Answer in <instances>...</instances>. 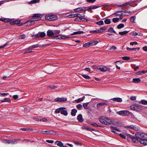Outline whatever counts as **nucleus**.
<instances>
[{
    "label": "nucleus",
    "mask_w": 147,
    "mask_h": 147,
    "mask_svg": "<svg viewBox=\"0 0 147 147\" xmlns=\"http://www.w3.org/2000/svg\"><path fill=\"white\" fill-rule=\"evenodd\" d=\"M137 140L140 143L144 145H147V139L145 137L144 135L142 133L137 132L135 134Z\"/></svg>",
    "instance_id": "1"
},
{
    "label": "nucleus",
    "mask_w": 147,
    "mask_h": 147,
    "mask_svg": "<svg viewBox=\"0 0 147 147\" xmlns=\"http://www.w3.org/2000/svg\"><path fill=\"white\" fill-rule=\"evenodd\" d=\"M143 108V106L137 104H135L130 106V109L131 110L136 111H139L142 110Z\"/></svg>",
    "instance_id": "2"
},
{
    "label": "nucleus",
    "mask_w": 147,
    "mask_h": 147,
    "mask_svg": "<svg viewBox=\"0 0 147 147\" xmlns=\"http://www.w3.org/2000/svg\"><path fill=\"white\" fill-rule=\"evenodd\" d=\"M46 20L49 21H53L56 20L57 17L55 15L51 13L47 15H46L45 17Z\"/></svg>",
    "instance_id": "3"
},
{
    "label": "nucleus",
    "mask_w": 147,
    "mask_h": 147,
    "mask_svg": "<svg viewBox=\"0 0 147 147\" xmlns=\"http://www.w3.org/2000/svg\"><path fill=\"white\" fill-rule=\"evenodd\" d=\"M46 34L43 32H39L38 34L32 35V37H34L36 38H43L45 36Z\"/></svg>",
    "instance_id": "4"
},
{
    "label": "nucleus",
    "mask_w": 147,
    "mask_h": 147,
    "mask_svg": "<svg viewBox=\"0 0 147 147\" xmlns=\"http://www.w3.org/2000/svg\"><path fill=\"white\" fill-rule=\"evenodd\" d=\"M17 140L15 139L13 140H7V139H3L2 140V142L3 143L6 144H13L15 143H17V142H16Z\"/></svg>",
    "instance_id": "5"
},
{
    "label": "nucleus",
    "mask_w": 147,
    "mask_h": 147,
    "mask_svg": "<svg viewBox=\"0 0 147 147\" xmlns=\"http://www.w3.org/2000/svg\"><path fill=\"white\" fill-rule=\"evenodd\" d=\"M97 69L102 72H105L108 70V68L102 65L98 66L97 67Z\"/></svg>",
    "instance_id": "6"
},
{
    "label": "nucleus",
    "mask_w": 147,
    "mask_h": 147,
    "mask_svg": "<svg viewBox=\"0 0 147 147\" xmlns=\"http://www.w3.org/2000/svg\"><path fill=\"white\" fill-rule=\"evenodd\" d=\"M38 20H32L28 21L27 22L25 23L24 24H27V26H30L34 24V21H37Z\"/></svg>",
    "instance_id": "7"
},
{
    "label": "nucleus",
    "mask_w": 147,
    "mask_h": 147,
    "mask_svg": "<svg viewBox=\"0 0 147 147\" xmlns=\"http://www.w3.org/2000/svg\"><path fill=\"white\" fill-rule=\"evenodd\" d=\"M106 117L103 116L100 117L99 119V121L105 125L106 123L105 122Z\"/></svg>",
    "instance_id": "8"
},
{
    "label": "nucleus",
    "mask_w": 147,
    "mask_h": 147,
    "mask_svg": "<svg viewBox=\"0 0 147 147\" xmlns=\"http://www.w3.org/2000/svg\"><path fill=\"white\" fill-rule=\"evenodd\" d=\"M41 16V14H35L33 15L32 16V18L34 20H39Z\"/></svg>",
    "instance_id": "9"
},
{
    "label": "nucleus",
    "mask_w": 147,
    "mask_h": 147,
    "mask_svg": "<svg viewBox=\"0 0 147 147\" xmlns=\"http://www.w3.org/2000/svg\"><path fill=\"white\" fill-rule=\"evenodd\" d=\"M67 100L66 98H57L55 99V101L56 102L61 101V102H65Z\"/></svg>",
    "instance_id": "10"
},
{
    "label": "nucleus",
    "mask_w": 147,
    "mask_h": 147,
    "mask_svg": "<svg viewBox=\"0 0 147 147\" xmlns=\"http://www.w3.org/2000/svg\"><path fill=\"white\" fill-rule=\"evenodd\" d=\"M110 128L111 130V131L115 133V131H121L118 129L117 127L115 126H110Z\"/></svg>",
    "instance_id": "11"
},
{
    "label": "nucleus",
    "mask_w": 147,
    "mask_h": 147,
    "mask_svg": "<svg viewBox=\"0 0 147 147\" xmlns=\"http://www.w3.org/2000/svg\"><path fill=\"white\" fill-rule=\"evenodd\" d=\"M47 35L49 37H51L54 35L53 31L52 30H49L47 31Z\"/></svg>",
    "instance_id": "12"
},
{
    "label": "nucleus",
    "mask_w": 147,
    "mask_h": 147,
    "mask_svg": "<svg viewBox=\"0 0 147 147\" xmlns=\"http://www.w3.org/2000/svg\"><path fill=\"white\" fill-rule=\"evenodd\" d=\"M111 121L112 120L110 119L109 118L106 117L105 121L106 122L105 125H109L111 124Z\"/></svg>",
    "instance_id": "13"
},
{
    "label": "nucleus",
    "mask_w": 147,
    "mask_h": 147,
    "mask_svg": "<svg viewBox=\"0 0 147 147\" xmlns=\"http://www.w3.org/2000/svg\"><path fill=\"white\" fill-rule=\"evenodd\" d=\"M128 127L136 131H139L140 129L136 125H131L128 126Z\"/></svg>",
    "instance_id": "14"
},
{
    "label": "nucleus",
    "mask_w": 147,
    "mask_h": 147,
    "mask_svg": "<svg viewBox=\"0 0 147 147\" xmlns=\"http://www.w3.org/2000/svg\"><path fill=\"white\" fill-rule=\"evenodd\" d=\"M1 102H8L10 103L11 102V100L10 99L8 98H5L2 100H0Z\"/></svg>",
    "instance_id": "15"
},
{
    "label": "nucleus",
    "mask_w": 147,
    "mask_h": 147,
    "mask_svg": "<svg viewBox=\"0 0 147 147\" xmlns=\"http://www.w3.org/2000/svg\"><path fill=\"white\" fill-rule=\"evenodd\" d=\"M65 108L63 107L62 111H61V113L62 115H63L65 116H66L67 115V111L65 110Z\"/></svg>",
    "instance_id": "16"
},
{
    "label": "nucleus",
    "mask_w": 147,
    "mask_h": 147,
    "mask_svg": "<svg viewBox=\"0 0 147 147\" xmlns=\"http://www.w3.org/2000/svg\"><path fill=\"white\" fill-rule=\"evenodd\" d=\"M141 80L139 78H133L132 82L134 83H138L140 82Z\"/></svg>",
    "instance_id": "17"
},
{
    "label": "nucleus",
    "mask_w": 147,
    "mask_h": 147,
    "mask_svg": "<svg viewBox=\"0 0 147 147\" xmlns=\"http://www.w3.org/2000/svg\"><path fill=\"white\" fill-rule=\"evenodd\" d=\"M112 100L114 101L118 102H121L122 101V99L120 98H113L112 99Z\"/></svg>",
    "instance_id": "18"
},
{
    "label": "nucleus",
    "mask_w": 147,
    "mask_h": 147,
    "mask_svg": "<svg viewBox=\"0 0 147 147\" xmlns=\"http://www.w3.org/2000/svg\"><path fill=\"white\" fill-rule=\"evenodd\" d=\"M78 119L80 122H82L83 121V119L81 114H80L78 116Z\"/></svg>",
    "instance_id": "19"
},
{
    "label": "nucleus",
    "mask_w": 147,
    "mask_h": 147,
    "mask_svg": "<svg viewBox=\"0 0 147 147\" xmlns=\"http://www.w3.org/2000/svg\"><path fill=\"white\" fill-rule=\"evenodd\" d=\"M57 146L62 147L63 146V143L61 141H57L55 142Z\"/></svg>",
    "instance_id": "20"
},
{
    "label": "nucleus",
    "mask_w": 147,
    "mask_h": 147,
    "mask_svg": "<svg viewBox=\"0 0 147 147\" xmlns=\"http://www.w3.org/2000/svg\"><path fill=\"white\" fill-rule=\"evenodd\" d=\"M83 32L82 31H78L77 32H74L71 34V35H76L77 34H81L83 33Z\"/></svg>",
    "instance_id": "21"
},
{
    "label": "nucleus",
    "mask_w": 147,
    "mask_h": 147,
    "mask_svg": "<svg viewBox=\"0 0 147 147\" xmlns=\"http://www.w3.org/2000/svg\"><path fill=\"white\" fill-rule=\"evenodd\" d=\"M90 32L91 33H98L101 32V30H91L90 31Z\"/></svg>",
    "instance_id": "22"
},
{
    "label": "nucleus",
    "mask_w": 147,
    "mask_h": 147,
    "mask_svg": "<svg viewBox=\"0 0 147 147\" xmlns=\"http://www.w3.org/2000/svg\"><path fill=\"white\" fill-rule=\"evenodd\" d=\"M11 21V20L10 19L6 18H2V21L4 22L5 23H7Z\"/></svg>",
    "instance_id": "23"
},
{
    "label": "nucleus",
    "mask_w": 147,
    "mask_h": 147,
    "mask_svg": "<svg viewBox=\"0 0 147 147\" xmlns=\"http://www.w3.org/2000/svg\"><path fill=\"white\" fill-rule=\"evenodd\" d=\"M85 98V96H83L82 98H80L76 100V101L77 103H79L80 102L84 100V99Z\"/></svg>",
    "instance_id": "24"
},
{
    "label": "nucleus",
    "mask_w": 147,
    "mask_h": 147,
    "mask_svg": "<svg viewBox=\"0 0 147 147\" xmlns=\"http://www.w3.org/2000/svg\"><path fill=\"white\" fill-rule=\"evenodd\" d=\"M77 112V111L76 109H73L72 110L71 112V115H72L74 116L76 115V113Z\"/></svg>",
    "instance_id": "25"
},
{
    "label": "nucleus",
    "mask_w": 147,
    "mask_h": 147,
    "mask_svg": "<svg viewBox=\"0 0 147 147\" xmlns=\"http://www.w3.org/2000/svg\"><path fill=\"white\" fill-rule=\"evenodd\" d=\"M83 10V9L82 7H78L74 9V11L75 12H79Z\"/></svg>",
    "instance_id": "26"
},
{
    "label": "nucleus",
    "mask_w": 147,
    "mask_h": 147,
    "mask_svg": "<svg viewBox=\"0 0 147 147\" xmlns=\"http://www.w3.org/2000/svg\"><path fill=\"white\" fill-rule=\"evenodd\" d=\"M129 31H124L123 32H119V34L121 35H123L127 34Z\"/></svg>",
    "instance_id": "27"
},
{
    "label": "nucleus",
    "mask_w": 147,
    "mask_h": 147,
    "mask_svg": "<svg viewBox=\"0 0 147 147\" xmlns=\"http://www.w3.org/2000/svg\"><path fill=\"white\" fill-rule=\"evenodd\" d=\"M111 124L115 125H117L118 124V122L115 120H113L111 121Z\"/></svg>",
    "instance_id": "28"
},
{
    "label": "nucleus",
    "mask_w": 147,
    "mask_h": 147,
    "mask_svg": "<svg viewBox=\"0 0 147 147\" xmlns=\"http://www.w3.org/2000/svg\"><path fill=\"white\" fill-rule=\"evenodd\" d=\"M62 109L63 107H61L56 109L55 111V113H59L60 112L61 113V111H62Z\"/></svg>",
    "instance_id": "29"
},
{
    "label": "nucleus",
    "mask_w": 147,
    "mask_h": 147,
    "mask_svg": "<svg viewBox=\"0 0 147 147\" xmlns=\"http://www.w3.org/2000/svg\"><path fill=\"white\" fill-rule=\"evenodd\" d=\"M20 129H21L24 131H29L32 130V129L26 128H21Z\"/></svg>",
    "instance_id": "30"
},
{
    "label": "nucleus",
    "mask_w": 147,
    "mask_h": 147,
    "mask_svg": "<svg viewBox=\"0 0 147 147\" xmlns=\"http://www.w3.org/2000/svg\"><path fill=\"white\" fill-rule=\"evenodd\" d=\"M130 114V112L127 110L123 111V115L125 116L128 115Z\"/></svg>",
    "instance_id": "31"
},
{
    "label": "nucleus",
    "mask_w": 147,
    "mask_h": 147,
    "mask_svg": "<svg viewBox=\"0 0 147 147\" xmlns=\"http://www.w3.org/2000/svg\"><path fill=\"white\" fill-rule=\"evenodd\" d=\"M39 45L37 44L35 45L32 46H30L29 47V49H33L35 48H37L38 47H39Z\"/></svg>",
    "instance_id": "32"
},
{
    "label": "nucleus",
    "mask_w": 147,
    "mask_h": 147,
    "mask_svg": "<svg viewBox=\"0 0 147 147\" xmlns=\"http://www.w3.org/2000/svg\"><path fill=\"white\" fill-rule=\"evenodd\" d=\"M98 42V41L97 40L92 41L90 42L91 46L95 45L97 44Z\"/></svg>",
    "instance_id": "33"
},
{
    "label": "nucleus",
    "mask_w": 147,
    "mask_h": 147,
    "mask_svg": "<svg viewBox=\"0 0 147 147\" xmlns=\"http://www.w3.org/2000/svg\"><path fill=\"white\" fill-rule=\"evenodd\" d=\"M89 102H86V103H84L83 104V107L85 109H88V105L89 104Z\"/></svg>",
    "instance_id": "34"
},
{
    "label": "nucleus",
    "mask_w": 147,
    "mask_h": 147,
    "mask_svg": "<svg viewBox=\"0 0 147 147\" xmlns=\"http://www.w3.org/2000/svg\"><path fill=\"white\" fill-rule=\"evenodd\" d=\"M96 24L99 26L102 25L104 24V22L103 21L101 20L97 22Z\"/></svg>",
    "instance_id": "35"
},
{
    "label": "nucleus",
    "mask_w": 147,
    "mask_h": 147,
    "mask_svg": "<svg viewBox=\"0 0 147 147\" xmlns=\"http://www.w3.org/2000/svg\"><path fill=\"white\" fill-rule=\"evenodd\" d=\"M91 46V45L90 44V42H88L86 44H84L83 45V47H89Z\"/></svg>",
    "instance_id": "36"
},
{
    "label": "nucleus",
    "mask_w": 147,
    "mask_h": 147,
    "mask_svg": "<svg viewBox=\"0 0 147 147\" xmlns=\"http://www.w3.org/2000/svg\"><path fill=\"white\" fill-rule=\"evenodd\" d=\"M136 18V16H133L130 18V20L132 22H135L134 21L135 20Z\"/></svg>",
    "instance_id": "37"
},
{
    "label": "nucleus",
    "mask_w": 147,
    "mask_h": 147,
    "mask_svg": "<svg viewBox=\"0 0 147 147\" xmlns=\"http://www.w3.org/2000/svg\"><path fill=\"white\" fill-rule=\"evenodd\" d=\"M104 22L106 24H109L111 23V21L109 19H106L105 20Z\"/></svg>",
    "instance_id": "38"
},
{
    "label": "nucleus",
    "mask_w": 147,
    "mask_h": 147,
    "mask_svg": "<svg viewBox=\"0 0 147 147\" xmlns=\"http://www.w3.org/2000/svg\"><path fill=\"white\" fill-rule=\"evenodd\" d=\"M124 26L123 24H121L117 26V28L119 29H121L124 27Z\"/></svg>",
    "instance_id": "39"
},
{
    "label": "nucleus",
    "mask_w": 147,
    "mask_h": 147,
    "mask_svg": "<svg viewBox=\"0 0 147 147\" xmlns=\"http://www.w3.org/2000/svg\"><path fill=\"white\" fill-rule=\"evenodd\" d=\"M9 95L8 93H0V96H6Z\"/></svg>",
    "instance_id": "40"
},
{
    "label": "nucleus",
    "mask_w": 147,
    "mask_h": 147,
    "mask_svg": "<svg viewBox=\"0 0 147 147\" xmlns=\"http://www.w3.org/2000/svg\"><path fill=\"white\" fill-rule=\"evenodd\" d=\"M105 105L104 102L99 103L97 105V107H99L101 106H104Z\"/></svg>",
    "instance_id": "41"
},
{
    "label": "nucleus",
    "mask_w": 147,
    "mask_h": 147,
    "mask_svg": "<svg viewBox=\"0 0 147 147\" xmlns=\"http://www.w3.org/2000/svg\"><path fill=\"white\" fill-rule=\"evenodd\" d=\"M116 66H117V68L119 69H120V67H119L118 66V65H120L121 64V62H120L119 61H117L116 62Z\"/></svg>",
    "instance_id": "42"
},
{
    "label": "nucleus",
    "mask_w": 147,
    "mask_h": 147,
    "mask_svg": "<svg viewBox=\"0 0 147 147\" xmlns=\"http://www.w3.org/2000/svg\"><path fill=\"white\" fill-rule=\"evenodd\" d=\"M119 18H115L113 19L112 20L114 22L116 23L119 21Z\"/></svg>",
    "instance_id": "43"
},
{
    "label": "nucleus",
    "mask_w": 147,
    "mask_h": 147,
    "mask_svg": "<svg viewBox=\"0 0 147 147\" xmlns=\"http://www.w3.org/2000/svg\"><path fill=\"white\" fill-rule=\"evenodd\" d=\"M60 32V31L59 30H55L53 31L54 33V35L55 34H59Z\"/></svg>",
    "instance_id": "44"
},
{
    "label": "nucleus",
    "mask_w": 147,
    "mask_h": 147,
    "mask_svg": "<svg viewBox=\"0 0 147 147\" xmlns=\"http://www.w3.org/2000/svg\"><path fill=\"white\" fill-rule=\"evenodd\" d=\"M39 2V0H33L30 1V3H35Z\"/></svg>",
    "instance_id": "45"
},
{
    "label": "nucleus",
    "mask_w": 147,
    "mask_h": 147,
    "mask_svg": "<svg viewBox=\"0 0 147 147\" xmlns=\"http://www.w3.org/2000/svg\"><path fill=\"white\" fill-rule=\"evenodd\" d=\"M61 39H64L66 38H69V36H65L61 35Z\"/></svg>",
    "instance_id": "46"
},
{
    "label": "nucleus",
    "mask_w": 147,
    "mask_h": 147,
    "mask_svg": "<svg viewBox=\"0 0 147 147\" xmlns=\"http://www.w3.org/2000/svg\"><path fill=\"white\" fill-rule=\"evenodd\" d=\"M61 35H58L54 36V39H61Z\"/></svg>",
    "instance_id": "47"
},
{
    "label": "nucleus",
    "mask_w": 147,
    "mask_h": 147,
    "mask_svg": "<svg viewBox=\"0 0 147 147\" xmlns=\"http://www.w3.org/2000/svg\"><path fill=\"white\" fill-rule=\"evenodd\" d=\"M82 77L86 79H89L90 78V76H88L87 75L82 74Z\"/></svg>",
    "instance_id": "48"
},
{
    "label": "nucleus",
    "mask_w": 147,
    "mask_h": 147,
    "mask_svg": "<svg viewBox=\"0 0 147 147\" xmlns=\"http://www.w3.org/2000/svg\"><path fill=\"white\" fill-rule=\"evenodd\" d=\"M122 59L124 60H128L130 59L129 57L127 56H125L122 57Z\"/></svg>",
    "instance_id": "49"
},
{
    "label": "nucleus",
    "mask_w": 147,
    "mask_h": 147,
    "mask_svg": "<svg viewBox=\"0 0 147 147\" xmlns=\"http://www.w3.org/2000/svg\"><path fill=\"white\" fill-rule=\"evenodd\" d=\"M141 102V103L144 105H147V101L145 100H142Z\"/></svg>",
    "instance_id": "50"
},
{
    "label": "nucleus",
    "mask_w": 147,
    "mask_h": 147,
    "mask_svg": "<svg viewBox=\"0 0 147 147\" xmlns=\"http://www.w3.org/2000/svg\"><path fill=\"white\" fill-rule=\"evenodd\" d=\"M82 107V105L81 104H78L77 105V108L79 110H80Z\"/></svg>",
    "instance_id": "51"
},
{
    "label": "nucleus",
    "mask_w": 147,
    "mask_h": 147,
    "mask_svg": "<svg viewBox=\"0 0 147 147\" xmlns=\"http://www.w3.org/2000/svg\"><path fill=\"white\" fill-rule=\"evenodd\" d=\"M117 113L119 115H123V111H118Z\"/></svg>",
    "instance_id": "52"
},
{
    "label": "nucleus",
    "mask_w": 147,
    "mask_h": 147,
    "mask_svg": "<svg viewBox=\"0 0 147 147\" xmlns=\"http://www.w3.org/2000/svg\"><path fill=\"white\" fill-rule=\"evenodd\" d=\"M117 47L115 46H113L111 47L110 48V50L113 51L117 49Z\"/></svg>",
    "instance_id": "53"
},
{
    "label": "nucleus",
    "mask_w": 147,
    "mask_h": 147,
    "mask_svg": "<svg viewBox=\"0 0 147 147\" xmlns=\"http://www.w3.org/2000/svg\"><path fill=\"white\" fill-rule=\"evenodd\" d=\"M108 31L109 32H112L113 31L114 33H116V32L113 30V28H109Z\"/></svg>",
    "instance_id": "54"
},
{
    "label": "nucleus",
    "mask_w": 147,
    "mask_h": 147,
    "mask_svg": "<svg viewBox=\"0 0 147 147\" xmlns=\"http://www.w3.org/2000/svg\"><path fill=\"white\" fill-rule=\"evenodd\" d=\"M26 35L24 34L20 35V38L21 39H24L26 37Z\"/></svg>",
    "instance_id": "55"
},
{
    "label": "nucleus",
    "mask_w": 147,
    "mask_h": 147,
    "mask_svg": "<svg viewBox=\"0 0 147 147\" xmlns=\"http://www.w3.org/2000/svg\"><path fill=\"white\" fill-rule=\"evenodd\" d=\"M9 43V42H7L4 45H2L0 47V49L4 48Z\"/></svg>",
    "instance_id": "56"
},
{
    "label": "nucleus",
    "mask_w": 147,
    "mask_h": 147,
    "mask_svg": "<svg viewBox=\"0 0 147 147\" xmlns=\"http://www.w3.org/2000/svg\"><path fill=\"white\" fill-rule=\"evenodd\" d=\"M107 28V27H103L101 28L100 30H101V32H103V30H106Z\"/></svg>",
    "instance_id": "57"
},
{
    "label": "nucleus",
    "mask_w": 147,
    "mask_h": 147,
    "mask_svg": "<svg viewBox=\"0 0 147 147\" xmlns=\"http://www.w3.org/2000/svg\"><path fill=\"white\" fill-rule=\"evenodd\" d=\"M91 124L94 127H98V124L94 122L91 123Z\"/></svg>",
    "instance_id": "58"
},
{
    "label": "nucleus",
    "mask_w": 147,
    "mask_h": 147,
    "mask_svg": "<svg viewBox=\"0 0 147 147\" xmlns=\"http://www.w3.org/2000/svg\"><path fill=\"white\" fill-rule=\"evenodd\" d=\"M47 121V119L45 118H42L41 119H39V121H40L45 122Z\"/></svg>",
    "instance_id": "59"
},
{
    "label": "nucleus",
    "mask_w": 147,
    "mask_h": 147,
    "mask_svg": "<svg viewBox=\"0 0 147 147\" xmlns=\"http://www.w3.org/2000/svg\"><path fill=\"white\" fill-rule=\"evenodd\" d=\"M120 136L123 139L126 138L125 136L123 134H119Z\"/></svg>",
    "instance_id": "60"
},
{
    "label": "nucleus",
    "mask_w": 147,
    "mask_h": 147,
    "mask_svg": "<svg viewBox=\"0 0 147 147\" xmlns=\"http://www.w3.org/2000/svg\"><path fill=\"white\" fill-rule=\"evenodd\" d=\"M137 42H131L130 43V45H137Z\"/></svg>",
    "instance_id": "61"
},
{
    "label": "nucleus",
    "mask_w": 147,
    "mask_h": 147,
    "mask_svg": "<svg viewBox=\"0 0 147 147\" xmlns=\"http://www.w3.org/2000/svg\"><path fill=\"white\" fill-rule=\"evenodd\" d=\"M20 22V20H17L14 21V24H18Z\"/></svg>",
    "instance_id": "62"
},
{
    "label": "nucleus",
    "mask_w": 147,
    "mask_h": 147,
    "mask_svg": "<svg viewBox=\"0 0 147 147\" xmlns=\"http://www.w3.org/2000/svg\"><path fill=\"white\" fill-rule=\"evenodd\" d=\"M18 95H14L13 96V98L15 100H16L18 98Z\"/></svg>",
    "instance_id": "63"
},
{
    "label": "nucleus",
    "mask_w": 147,
    "mask_h": 147,
    "mask_svg": "<svg viewBox=\"0 0 147 147\" xmlns=\"http://www.w3.org/2000/svg\"><path fill=\"white\" fill-rule=\"evenodd\" d=\"M136 98L135 96H132L130 97V99L132 100H135L136 99Z\"/></svg>",
    "instance_id": "64"
}]
</instances>
